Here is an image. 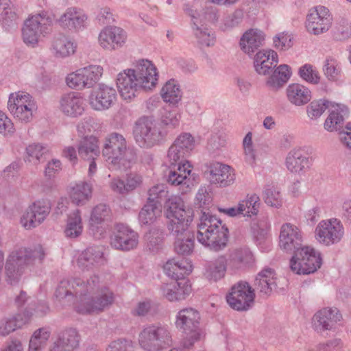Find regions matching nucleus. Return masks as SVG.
<instances>
[{"instance_id": "a878e982", "label": "nucleus", "mask_w": 351, "mask_h": 351, "mask_svg": "<svg viewBox=\"0 0 351 351\" xmlns=\"http://www.w3.org/2000/svg\"><path fill=\"white\" fill-rule=\"evenodd\" d=\"M87 19V15L83 10L71 7L66 10L58 19V23L64 28L78 31L86 27Z\"/></svg>"}, {"instance_id": "f704fd0d", "label": "nucleus", "mask_w": 351, "mask_h": 351, "mask_svg": "<svg viewBox=\"0 0 351 351\" xmlns=\"http://www.w3.org/2000/svg\"><path fill=\"white\" fill-rule=\"evenodd\" d=\"M28 324V317L18 313L0 319V336L6 337Z\"/></svg>"}, {"instance_id": "0e129e2a", "label": "nucleus", "mask_w": 351, "mask_h": 351, "mask_svg": "<svg viewBox=\"0 0 351 351\" xmlns=\"http://www.w3.org/2000/svg\"><path fill=\"white\" fill-rule=\"evenodd\" d=\"M264 198L265 203L270 206L278 208L282 205L281 195L274 188H269L265 191Z\"/></svg>"}, {"instance_id": "9b49d317", "label": "nucleus", "mask_w": 351, "mask_h": 351, "mask_svg": "<svg viewBox=\"0 0 351 351\" xmlns=\"http://www.w3.org/2000/svg\"><path fill=\"white\" fill-rule=\"evenodd\" d=\"M322 259L319 253L309 246L298 249L290 260V269L297 274H309L320 267Z\"/></svg>"}, {"instance_id": "6ab92c4d", "label": "nucleus", "mask_w": 351, "mask_h": 351, "mask_svg": "<svg viewBox=\"0 0 351 351\" xmlns=\"http://www.w3.org/2000/svg\"><path fill=\"white\" fill-rule=\"evenodd\" d=\"M341 319L342 315L337 308H322L313 315V327L317 332L322 333L335 329Z\"/></svg>"}, {"instance_id": "a18cd8bd", "label": "nucleus", "mask_w": 351, "mask_h": 351, "mask_svg": "<svg viewBox=\"0 0 351 351\" xmlns=\"http://www.w3.org/2000/svg\"><path fill=\"white\" fill-rule=\"evenodd\" d=\"M51 335V330L49 327H42L36 330L30 338L27 351H42Z\"/></svg>"}, {"instance_id": "603ef678", "label": "nucleus", "mask_w": 351, "mask_h": 351, "mask_svg": "<svg viewBox=\"0 0 351 351\" xmlns=\"http://www.w3.org/2000/svg\"><path fill=\"white\" fill-rule=\"evenodd\" d=\"M47 151V148L40 143L30 144L25 149V161L37 165Z\"/></svg>"}, {"instance_id": "aec40b11", "label": "nucleus", "mask_w": 351, "mask_h": 351, "mask_svg": "<svg viewBox=\"0 0 351 351\" xmlns=\"http://www.w3.org/2000/svg\"><path fill=\"white\" fill-rule=\"evenodd\" d=\"M206 173L210 183L221 187L230 186L235 181L234 170L230 166L219 162L210 163Z\"/></svg>"}, {"instance_id": "f03ea898", "label": "nucleus", "mask_w": 351, "mask_h": 351, "mask_svg": "<svg viewBox=\"0 0 351 351\" xmlns=\"http://www.w3.org/2000/svg\"><path fill=\"white\" fill-rule=\"evenodd\" d=\"M166 208L165 215L169 219L167 227L175 237L174 250L180 255H189L194 248V237L189 230L193 210L178 196L169 198Z\"/></svg>"}, {"instance_id": "72a5a7b5", "label": "nucleus", "mask_w": 351, "mask_h": 351, "mask_svg": "<svg viewBox=\"0 0 351 351\" xmlns=\"http://www.w3.org/2000/svg\"><path fill=\"white\" fill-rule=\"evenodd\" d=\"M93 186L86 182H80L70 186L69 196L73 204L76 206L86 204L91 198Z\"/></svg>"}, {"instance_id": "79ce46f5", "label": "nucleus", "mask_w": 351, "mask_h": 351, "mask_svg": "<svg viewBox=\"0 0 351 351\" xmlns=\"http://www.w3.org/2000/svg\"><path fill=\"white\" fill-rule=\"evenodd\" d=\"M291 75V68L287 64L278 66L272 75L267 80V86L271 89L277 90L287 82Z\"/></svg>"}, {"instance_id": "3c124183", "label": "nucleus", "mask_w": 351, "mask_h": 351, "mask_svg": "<svg viewBox=\"0 0 351 351\" xmlns=\"http://www.w3.org/2000/svg\"><path fill=\"white\" fill-rule=\"evenodd\" d=\"M333 102L326 99H315L306 106V114L311 120L319 119L326 109H329Z\"/></svg>"}, {"instance_id": "423d86ee", "label": "nucleus", "mask_w": 351, "mask_h": 351, "mask_svg": "<svg viewBox=\"0 0 351 351\" xmlns=\"http://www.w3.org/2000/svg\"><path fill=\"white\" fill-rule=\"evenodd\" d=\"M128 147L125 138L121 134L112 132L105 138L102 155L106 161L115 169L128 168L132 159L127 158Z\"/></svg>"}, {"instance_id": "6e6552de", "label": "nucleus", "mask_w": 351, "mask_h": 351, "mask_svg": "<svg viewBox=\"0 0 351 351\" xmlns=\"http://www.w3.org/2000/svg\"><path fill=\"white\" fill-rule=\"evenodd\" d=\"M133 134L136 143L142 148H151L163 138L160 124L152 117H142L134 125Z\"/></svg>"}, {"instance_id": "473e14b6", "label": "nucleus", "mask_w": 351, "mask_h": 351, "mask_svg": "<svg viewBox=\"0 0 351 351\" xmlns=\"http://www.w3.org/2000/svg\"><path fill=\"white\" fill-rule=\"evenodd\" d=\"M329 114L324 121V129L328 132H333L341 125L344 116L348 113L346 106L333 102L328 109Z\"/></svg>"}, {"instance_id": "c85d7f7f", "label": "nucleus", "mask_w": 351, "mask_h": 351, "mask_svg": "<svg viewBox=\"0 0 351 351\" xmlns=\"http://www.w3.org/2000/svg\"><path fill=\"white\" fill-rule=\"evenodd\" d=\"M105 262L104 254L99 247H88L77 257V265L82 271H88Z\"/></svg>"}, {"instance_id": "680f3d73", "label": "nucleus", "mask_w": 351, "mask_h": 351, "mask_svg": "<svg viewBox=\"0 0 351 351\" xmlns=\"http://www.w3.org/2000/svg\"><path fill=\"white\" fill-rule=\"evenodd\" d=\"M292 36L287 33L282 32L276 35L274 38V45L279 50L286 51L293 45Z\"/></svg>"}, {"instance_id": "ea45409f", "label": "nucleus", "mask_w": 351, "mask_h": 351, "mask_svg": "<svg viewBox=\"0 0 351 351\" xmlns=\"http://www.w3.org/2000/svg\"><path fill=\"white\" fill-rule=\"evenodd\" d=\"M75 43L66 36L59 35L53 38L52 49L56 57L66 58L75 51Z\"/></svg>"}, {"instance_id": "e433bc0d", "label": "nucleus", "mask_w": 351, "mask_h": 351, "mask_svg": "<svg viewBox=\"0 0 351 351\" xmlns=\"http://www.w3.org/2000/svg\"><path fill=\"white\" fill-rule=\"evenodd\" d=\"M251 259L252 253L248 248H237L230 252L226 265L235 271L243 268Z\"/></svg>"}, {"instance_id": "bb28decb", "label": "nucleus", "mask_w": 351, "mask_h": 351, "mask_svg": "<svg viewBox=\"0 0 351 351\" xmlns=\"http://www.w3.org/2000/svg\"><path fill=\"white\" fill-rule=\"evenodd\" d=\"M163 295L169 301H180L186 299L191 292V286L189 280L181 279L165 285L162 288Z\"/></svg>"}, {"instance_id": "c9c22d12", "label": "nucleus", "mask_w": 351, "mask_h": 351, "mask_svg": "<svg viewBox=\"0 0 351 351\" xmlns=\"http://www.w3.org/2000/svg\"><path fill=\"white\" fill-rule=\"evenodd\" d=\"M161 98L165 103L177 106L182 100V92L180 84L173 79L168 80L162 87L160 92Z\"/></svg>"}, {"instance_id": "f257e3e1", "label": "nucleus", "mask_w": 351, "mask_h": 351, "mask_svg": "<svg viewBox=\"0 0 351 351\" xmlns=\"http://www.w3.org/2000/svg\"><path fill=\"white\" fill-rule=\"evenodd\" d=\"M60 300L72 301L76 298L75 310L82 315H97L108 308L114 302L113 293L100 286L99 278L94 275L84 281L80 278L61 280L54 293Z\"/></svg>"}, {"instance_id": "e2e57ef3", "label": "nucleus", "mask_w": 351, "mask_h": 351, "mask_svg": "<svg viewBox=\"0 0 351 351\" xmlns=\"http://www.w3.org/2000/svg\"><path fill=\"white\" fill-rule=\"evenodd\" d=\"M243 14L240 10H235L231 14L227 16L220 26L221 29L227 31L237 26L242 21Z\"/></svg>"}, {"instance_id": "4be33fe9", "label": "nucleus", "mask_w": 351, "mask_h": 351, "mask_svg": "<svg viewBox=\"0 0 351 351\" xmlns=\"http://www.w3.org/2000/svg\"><path fill=\"white\" fill-rule=\"evenodd\" d=\"M279 240V245L282 250L295 252L302 247V234L296 226L287 223L281 226Z\"/></svg>"}, {"instance_id": "39448f33", "label": "nucleus", "mask_w": 351, "mask_h": 351, "mask_svg": "<svg viewBox=\"0 0 351 351\" xmlns=\"http://www.w3.org/2000/svg\"><path fill=\"white\" fill-rule=\"evenodd\" d=\"M45 257V252L41 246L33 250L19 247L14 248L9 254L5 266L8 280L12 284L17 282L24 274L28 266L36 261L41 263Z\"/></svg>"}, {"instance_id": "b1692460", "label": "nucleus", "mask_w": 351, "mask_h": 351, "mask_svg": "<svg viewBox=\"0 0 351 351\" xmlns=\"http://www.w3.org/2000/svg\"><path fill=\"white\" fill-rule=\"evenodd\" d=\"M138 234L129 227L119 224L117 232L111 238V245L115 249L129 251L136 248L138 243Z\"/></svg>"}, {"instance_id": "13d9d810", "label": "nucleus", "mask_w": 351, "mask_h": 351, "mask_svg": "<svg viewBox=\"0 0 351 351\" xmlns=\"http://www.w3.org/2000/svg\"><path fill=\"white\" fill-rule=\"evenodd\" d=\"M300 77L306 82L312 84L319 83L320 76L317 69L310 64H305L298 71Z\"/></svg>"}, {"instance_id": "a211bd4d", "label": "nucleus", "mask_w": 351, "mask_h": 351, "mask_svg": "<svg viewBox=\"0 0 351 351\" xmlns=\"http://www.w3.org/2000/svg\"><path fill=\"white\" fill-rule=\"evenodd\" d=\"M127 33L117 26H106L98 36L99 46L106 50L114 51L122 47L127 40Z\"/></svg>"}, {"instance_id": "bf43d9fd", "label": "nucleus", "mask_w": 351, "mask_h": 351, "mask_svg": "<svg viewBox=\"0 0 351 351\" xmlns=\"http://www.w3.org/2000/svg\"><path fill=\"white\" fill-rule=\"evenodd\" d=\"M49 308L46 302H39L32 303L26 308L22 315H25L28 317V323L33 316L41 317L48 313Z\"/></svg>"}, {"instance_id": "5701e85b", "label": "nucleus", "mask_w": 351, "mask_h": 351, "mask_svg": "<svg viewBox=\"0 0 351 351\" xmlns=\"http://www.w3.org/2000/svg\"><path fill=\"white\" fill-rule=\"evenodd\" d=\"M80 335L75 328H69L60 331L48 351H75L80 347Z\"/></svg>"}, {"instance_id": "f3484780", "label": "nucleus", "mask_w": 351, "mask_h": 351, "mask_svg": "<svg viewBox=\"0 0 351 351\" xmlns=\"http://www.w3.org/2000/svg\"><path fill=\"white\" fill-rule=\"evenodd\" d=\"M116 99V90L112 86L100 84L91 91L88 102L93 109L101 111L109 109Z\"/></svg>"}, {"instance_id": "338daca9", "label": "nucleus", "mask_w": 351, "mask_h": 351, "mask_svg": "<svg viewBox=\"0 0 351 351\" xmlns=\"http://www.w3.org/2000/svg\"><path fill=\"white\" fill-rule=\"evenodd\" d=\"M167 193L165 184H159L152 186L148 191L147 202L156 203L160 205L159 200Z\"/></svg>"}, {"instance_id": "09e8293b", "label": "nucleus", "mask_w": 351, "mask_h": 351, "mask_svg": "<svg viewBox=\"0 0 351 351\" xmlns=\"http://www.w3.org/2000/svg\"><path fill=\"white\" fill-rule=\"evenodd\" d=\"M260 204V198L256 194H247L243 199L239 202L241 215L243 217L256 215Z\"/></svg>"}, {"instance_id": "cd10ccee", "label": "nucleus", "mask_w": 351, "mask_h": 351, "mask_svg": "<svg viewBox=\"0 0 351 351\" xmlns=\"http://www.w3.org/2000/svg\"><path fill=\"white\" fill-rule=\"evenodd\" d=\"M285 165L291 173L302 175L310 168L311 163L301 149H293L288 153Z\"/></svg>"}, {"instance_id": "dca6fc26", "label": "nucleus", "mask_w": 351, "mask_h": 351, "mask_svg": "<svg viewBox=\"0 0 351 351\" xmlns=\"http://www.w3.org/2000/svg\"><path fill=\"white\" fill-rule=\"evenodd\" d=\"M50 210L49 202L36 201L25 210L21 218V223L27 230L34 228L44 221Z\"/></svg>"}, {"instance_id": "9d476101", "label": "nucleus", "mask_w": 351, "mask_h": 351, "mask_svg": "<svg viewBox=\"0 0 351 351\" xmlns=\"http://www.w3.org/2000/svg\"><path fill=\"white\" fill-rule=\"evenodd\" d=\"M170 338V333L165 327L152 324L141 330L138 342L145 351H160L169 346Z\"/></svg>"}, {"instance_id": "2f4dec72", "label": "nucleus", "mask_w": 351, "mask_h": 351, "mask_svg": "<svg viewBox=\"0 0 351 351\" xmlns=\"http://www.w3.org/2000/svg\"><path fill=\"white\" fill-rule=\"evenodd\" d=\"M278 62V54L272 49L258 51L254 58V68L259 75L269 73L273 65Z\"/></svg>"}, {"instance_id": "774afa93", "label": "nucleus", "mask_w": 351, "mask_h": 351, "mask_svg": "<svg viewBox=\"0 0 351 351\" xmlns=\"http://www.w3.org/2000/svg\"><path fill=\"white\" fill-rule=\"evenodd\" d=\"M132 342L125 339H118L111 341L107 346L106 351H131Z\"/></svg>"}, {"instance_id": "69168bd1", "label": "nucleus", "mask_w": 351, "mask_h": 351, "mask_svg": "<svg viewBox=\"0 0 351 351\" xmlns=\"http://www.w3.org/2000/svg\"><path fill=\"white\" fill-rule=\"evenodd\" d=\"M324 72L328 80H336L340 73L337 61L333 58H328L324 66Z\"/></svg>"}, {"instance_id": "de8ad7c7", "label": "nucleus", "mask_w": 351, "mask_h": 351, "mask_svg": "<svg viewBox=\"0 0 351 351\" xmlns=\"http://www.w3.org/2000/svg\"><path fill=\"white\" fill-rule=\"evenodd\" d=\"M160 205L147 202L138 214L139 222L142 225H152L155 222L157 217L160 215Z\"/></svg>"}, {"instance_id": "6e6d98bb", "label": "nucleus", "mask_w": 351, "mask_h": 351, "mask_svg": "<svg viewBox=\"0 0 351 351\" xmlns=\"http://www.w3.org/2000/svg\"><path fill=\"white\" fill-rule=\"evenodd\" d=\"M173 145L189 156L195 147V141L190 133L184 132L176 138Z\"/></svg>"}, {"instance_id": "8fccbe9b", "label": "nucleus", "mask_w": 351, "mask_h": 351, "mask_svg": "<svg viewBox=\"0 0 351 351\" xmlns=\"http://www.w3.org/2000/svg\"><path fill=\"white\" fill-rule=\"evenodd\" d=\"M226 267V258L219 256L214 262L208 264L205 273L206 277L210 281L216 282L225 276Z\"/></svg>"}, {"instance_id": "c03bdc74", "label": "nucleus", "mask_w": 351, "mask_h": 351, "mask_svg": "<svg viewBox=\"0 0 351 351\" xmlns=\"http://www.w3.org/2000/svg\"><path fill=\"white\" fill-rule=\"evenodd\" d=\"M195 22L193 30L199 47H208L213 46L216 41L215 32L207 27L199 26L198 23L200 21L199 20H195Z\"/></svg>"}, {"instance_id": "ddd939ff", "label": "nucleus", "mask_w": 351, "mask_h": 351, "mask_svg": "<svg viewBox=\"0 0 351 351\" xmlns=\"http://www.w3.org/2000/svg\"><path fill=\"white\" fill-rule=\"evenodd\" d=\"M52 25V19L45 12L36 14L25 22L23 28L24 43L34 47L38 42L41 34H47Z\"/></svg>"}, {"instance_id": "49530a36", "label": "nucleus", "mask_w": 351, "mask_h": 351, "mask_svg": "<svg viewBox=\"0 0 351 351\" xmlns=\"http://www.w3.org/2000/svg\"><path fill=\"white\" fill-rule=\"evenodd\" d=\"M86 88L92 87L103 74V68L99 65H89L77 69Z\"/></svg>"}, {"instance_id": "37998d69", "label": "nucleus", "mask_w": 351, "mask_h": 351, "mask_svg": "<svg viewBox=\"0 0 351 351\" xmlns=\"http://www.w3.org/2000/svg\"><path fill=\"white\" fill-rule=\"evenodd\" d=\"M82 231L83 225L81 211L79 209H76L68 216L64 234L67 238L75 239L82 234Z\"/></svg>"}, {"instance_id": "4d7b16f0", "label": "nucleus", "mask_w": 351, "mask_h": 351, "mask_svg": "<svg viewBox=\"0 0 351 351\" xmlns=\"http://www.w3.org/2000/svg\"><path fill=\"white\" fill-rule=\"evenodd\" d=\"M269 227L268 217L263 216L252 222L251 229L254 237L261 241L265 238Z\"/></svg>"}, {"instance_id": "7ed1b4c3", "label": "nucleus", "mask_w": 351, "mask_h": 351, "mask_svg": "<svg viewBox=\"0 0 351 351\" xmlns=\"http://www.w3.org/2000/svg\"><path fill=\"white\" fill-rule=\"evenodd\" d=\"M158 73L155 65L148 60L136 62L134 69H128L119 73L117 86L123 99L130 101L136 97L137 91L151 90L158 82Z\"/></svg>"}, {"instance_id": "864d4df0", "label": "nucleus", "mask_w": 351, "mask_h": 351, "mask_svg": "<svg viewBox=\"0 0 351 351\" xmlns=\"http://www.w3.org/2000/svg\"><path fill=\"white\" fill-rule=\"evenodd\" d=\"M332 36L337 40H345L351 36V23L346 19L337 21L331 30Z\"/></svg>"}, {"instance_id": "4468645a", "label": "nucleus", "mask_w": 351, "mask_h": 351, "mask_svg": "<svg viewBox=\"0 0 351 351\" xmlns=\"http://www.w3.org/2000/svg\"><path fill=\"white\" fill-rule=\"evenodd\" d=\"M254 290L246 282H239L232 286L230 292L226 296L228 304L234 310L247 311L254 304Z\"/></svg>"}, {"instance_id": "a19ab883", "label": "nucleus", "mask_w": 351, "mask_h": 351, "mask_svg": "<svg viewBox=\"0 0 351 351\" xmlns=\"http://www.w3.org/2000/svg\"><path fill=\"white\" fill-rule=\"evenodd\" d=\"M110 209L106 204L95 206L90 213L88 224L90 230L95 233L99 232L106 219L110 216Z\"/></svg>"}, {"instance_id": "1a4fd4ad", "label": "nucleus", "mask_w": 351, "mask_h": 351, "mask_svg": "<svg viewBox=\"0 0 351 351\" xmlns=\"http://www.w3.org/2000/svg\"><path fill=\"white\" fill-rule=\"evenodd\" d=\"M37 108L35 100L29 93L18 92L9 96L8 109L14 118L22 123H30Z\"/></svg>"}, {"instance_id": "f8f14e48", "label": "nucleus", "mask_w": 351, "mask_h": 351, "mask_svg": "<svg viewBox=\"0 0 351 351\" xmlns=\"http://www.w3.org/2000/svg\"><path fill=\"white\" fill-rule=\"evenodd\" d=\"M315 239L321 245L331 246L339 243L344 236L340 219L332 217L321 220L315 228Z\"/></svg>"}, {"instance_id": "58836bf2", "label": "nucleus", "mask_w": 351, "mask_h": 351, "mask_svg": "<svg viewBox=\"0 0 351 351\" xmlns=\"http://www.w3.org/2000/svg\"><path fill=\"white\" fill-rule=\"evenodd\" d=\"M255 281L257 289L263 295H269L276 287L275 273L271 269L261 271Z\"/></svg>"}, {"instance_id": "0eeeda50", "label": "nucleus", "mask_w": 351, "mask_h": 351, "mask_svg": "<svg viewBox=\"0 0 351 351\" xmlns=\"http://www.w3.org/2000/svg\"><path fill=\"white\" fill-rule=\"evenodd\" d=\"M200 314L197 310L187 307L180 310L176 316L175 325L185 335L183 346L190 348L200 338Z\"/></svg>"}, {"instance_id": "7c9ffc66", "label": "nucleus", "mask_w": 351, "mask_h": 351, "mask_svg": "<svg viewBox=\"0 0 351 351\" xmlns=\"http://www.w3.org/2000/svg\"><path fill=\"white\" fill-rule=\"evenodd\" d=\"M286 96L289 103L302 106L311 99V92L306 86L298 83L289 84L286 88Z\"/></svg>"}, {"instance_id": "4c0bfd02", "label": "nucleus", "mask_w": 351, "mask_h": 351, "mask_svg": "<svg viewBox=\"0 0 351 351\" xmlns=\"http://www.w3.org/2000/svg\"><path fill=\"white\" fill-rule=\"evenodd\" d=\"M78 154L83 160L97 159L100 154L97 138L93 136L84 138L79 143Z\"/></svg>"}, {"instance_id": "c756f323", "label": "nucleus", "mask_w": 351, "mask_h": 351, "mask_svg": "<svg viewBox=\"0 0 351 351\" xmlns=\"http://www.w3.org/2000/svg\"><path fill=\"white\" fill-rule=\"evenodd\" d=\"M265 35L257 29L246 31L240 39L241 50L246 54L252 55L263 43Z\"/></svg>"}, {"instance_id": "393cba45", "label": "nucleus", "mask_w": 351, "mask_h": 351, "mask_svg": "<svg viewBox=\"0 0 351 351\" xmlns=\"http://www.w3.org/2000/svg\"><path fill=\"white\" fill-rule=\"evenodd\" d=\"M85 100L77 93L71 92L64 95L60 99V110L66 116L77 117L85 110Z\"/></svg>"}, {"instance_id": "412c9836", "label": "nucleus", "mask_w": 351, "mask_h": 351, "mask_svg": "<svg viewBox=\"0 0 351 351\" xmlns=\"http://www.w3.org/2000/svg\"><path fill=\"white\" fill-rule=\"evenodd\" d=\"M167 181L171 185L180 186L183 192H186L193 184L192 178V166L189 161L178 163L176 166H171Z\"/></svg>"}, {"instance_id": "5fc2aeb1", "label": "nucleus", "mask_w": 351, "mask_h": 351, "mask_svg": "<svg viewBox=\"0 0 351 351\" xmlns=\"http://www.w3.org/2000/svg\"><path fill=\"white\" fill-rule=\"evenodd\" d=\"M182 118V112L178 109L165 108L161 114V123L169 128L179 126Z\"/></svg>"}, {"instance_id": "2eb2a0df", "label": "nucleus", "mask_w": 351, "mask_h": 351, "mask_svg": "<svg viewBox=\"0 0 351 351\" xmlns=\"http://www.w3.org/2000/svg\"><path fill=\"white\" fill-rule=\"evenodd\" d=\"M332 18L328 8L317 6L309 10L306 16L307 31L314 35L326 32L331 27Z\"/></svg>"}, {"instance_id": "20e7f679", "label": "nucleus", "mask_w": 351, "mask_h": 351, "mask_svg": "<svg viewBox=\"0 0 351 351\" xmlns=\"http://www.w3.org/2000/svg\"><path fill=\"white\" fill-rule=\"evenodd\" d=\"M228 230L221 221L210 213H202L198 223L197 240L210 250L223 249L228 240Z\"/></svg>"}, {"instance_id": "052dcab7", "label": "nucleus", "mask_w": 351, "mask_h": 351, "mask_svg": "<svg viewBox=\"0 0 351 351\" xmlns=\"http://www.w3.org/2000/svg\"><path fill=\"white\" fill-rule=\"evenodd\" d=\"M188 156L184 152L177 148L173 144L168 150L167 158L170 166H176L178 163L187 161L185 158Z\"/></svg>"}]
</instances>
